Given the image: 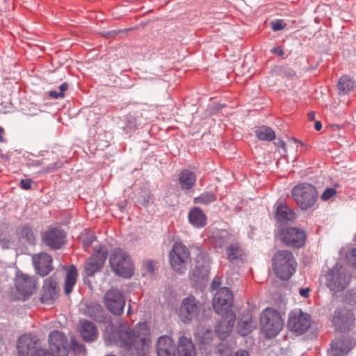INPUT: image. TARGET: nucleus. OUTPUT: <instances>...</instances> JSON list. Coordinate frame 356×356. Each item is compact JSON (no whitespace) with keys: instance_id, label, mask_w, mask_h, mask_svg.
Wrapping results in <instances>:
<instances>
[{"instance_id":"4be33fe9","label":"nucleus","mask_w":356,"mask_h":356,"mask_svg":"<svg viewBox=\"0 0 356 356\" xmlns=\"http://www.w3.org/2000/svg\"><path fill=\"white\" fill-rule=\"evenodd\" d=\"M355 318L351 311L343 308L334 312L333 316V323L339 327H346L352 325Z\"/></svg>"},{"instance_id":"dca6fc26","label":"nucleus","mask_w":356,"mask_h":356,"mask_svg":"<svg viewBox=\"0 0 356 356\" xmlns=\"http://www.w3.org/2000/svg\"><path fill=\"white\" fill-rule=\"evenodd\" d=\"M65 234L58 228H49L42 235V242L51 250H58L65 243Z\"/></svg>"},{"instance_id":"473e14b6","label":"nucleus","mask_w":356,"mask_h":356,"mask_svg":"<svg viewBox=\"0 0 356 356\" xmlns=\"http://www.w3.org/2000/svg\"><path fill=\"white\" fill-rule=\"evenodd\" d=\"M355 82L348 76H342L338 82L337 88L339 91V94H348L354 88Z\"/></svg>"},{"instance_id":"f03ea898","label":"nucleus","mask_w":356,"mask_h":356,"mask_svg":"<svg viewBox=\"0 0 356 356\" xmlns=\"http://www.w3.org/2000/svg\"><path fill=\"white\" fill-rule=\"evenodd\" d=\"M296 259L289 250H278L272 258L273 271L281 280H289L296 272Z\"/></svg>"},{"instance_id":"9d476101","label":"nucleus","mask_w":356,"mask_h":356,"mask_svg":"<svg viewBox=\"0 0 356 356\" xmlns=\"http://www.w3.org/2000/svg\"><path fill=\"white\" fill-rule=\"evenodd\" d=\"M49 348L54 356H68L70 344L64 333L54 330L48 336Z\"/></svg>"},{"instance_id":"3c124183","label":"nucleus","mask_w":356,"mask_h":356,"mask_svg":"<svg viewBox=\"0 0 356 356\" xmlns=\"http://www.w3.org/2000/svg\"><path fill=\"white\" fill-rule=\"evenodd\" d=\"M145 268L147 271L152 273L154 270V262L152 261H147L145 264Z\"/></svg>"},{"instance_id":"09e8293b","label":"nucleus","mask_w":356,"mask_h":356,"mask_svg":"<svg viewBox=\"0 0 356 356\" xmlns=\"http://www.w3.org/2000/svg\"><path fill=\"white\" fill-rule=\"evenodd\" d=\"M49 96L53 99H58L63 98L65 95H63V92H58L56 91L52 90L49 92Z\"/></svg>"},{"instance_id":"6e6d98bb","label":"nucleus","mask_w":356,"mask_h":356,"mask_svg":"<svg viewBox=\"0 0 356 356\" xmlns=\"http://www.w3.org/2000/svg\"><path fill=\"white\" fill-rule=\"evenodd\" d=\"M3 133H4L3 128L0 127V142L1 143H3L5 141V139L3 136Z\"/></svg>"},{"instance_id":"9b49d317","label":"nucleus","mask_w":356,"mask_h":356,"mask_svg":"<svg viewBox=\"0 0 356 356\" xmlns=\"http://www.w3.org/2000/svg\"><path fill=\"white\" fill-rule=\"evenodd\" d=\"M280 238L288 246L300 248L305 243L306 234L305 231L301 229L285 227L281 229Z\"/></svg>"},{"instance_id":"603ef678","label":"nucleus","mask_w":356,"mask_h":356,"mask_svg":"<svg viewBox=\"0 0 356 356\" xmlns=\"http://www.w3.org/2000/svg\"><path fill=\"white\" fill-rule=\"evenodd\" d=\"M310 291V289L309 288H305V289H299V293L302 297L307 298L309 296V293Z\"/></svg>"},{"instance_id":"f3484780","label":"nucleus","mask_w":356,"mask_h":356,"mask_svg":"<svg viewBox=\"0 0 356 356\" xmlns=\"http://www.w3.org/2000/svg\"><path fill=\"white\" fill-rule=\"evenodd\" d=\"M59 288L57 281L53 277L44 280L41 290L40 301L47 305L53 304L58 298Z\"/></svg>"},{"instance_id":"423d86ee","label":"nucleus","mask_w":356,"mask_h":356,"mask_svg":"<svg viewBox=\"0 0 356 356\" xmlns=\"http://www.w3.org/2000/svg\"><path fill=\"white\" fill-rule=\"evenodd\" d=\"M169 260L174 270L184 273L190 261V252L184 244L175 242L169 253Z\"/></svg>"},{"instance_id":"a211bd4d","label":"nucleus","mask_w":356,"mask_h":356,"mask_svg":"<svg viewBox=\"0 0 356 356\" xmlns=\"http://www.w3.org/2000/svg\"><path fill=\"white\" fill-rule=\"evenodd\" d=\"M232 300L231 291L227 287H222L215 293L213 307L217 313H220L224 309L232 307Z\"/></svg>"},{"instance_id":"bb28decb","label":"nucleus","mask_w":356,"mask_h":356,"mask_svg":"<svg viewBox=\"0 0 356 356\" xmlns=\"http://www.w3.org/2000/svg\"><path fill=\"white\" fill-rule=\"evenodd\" d=\"M296 216L293 210L285 204H279L277 206L275 212V219L277 222L285 224L288 222L295 220Z\"/></svg>"},{"instance_id":"49530a36","label":"nucleus","mask_w":356,"mask_h":356,"mask_svg":"<svg viewBox=\"0 0 356 356\" xmlns=\"http://www.w3.org/2000/svg\"><path fill=\"white\" fill-rule=\"evenodd\" d=\"M33 356H52V354L42 347L38 350Z\"/></svg>"},{"instance_id":"79ce46f5","label":"nucleus","mask_w":356,"mask_h":356,"mask_svg":"<svg viewBox=\"0 0 356 356\" xmlns=\"http://www.w3.org/2000/svg\"><path fill=\"white\" fill-rule=\"evenodd\" d=\"M10 244V237L7 234L0 236V245L3 248H8Z\"/></svg>"},{"instance_id":"0eeeda50","label":"nucleus","mask_w":356,"mask_h":356,"mask_svg":"<svg viewBox=\"0 0 356 356\" xmlns=\"http://www.w3.org/2000/svg\"><path fill=\"white\" fill-rule=\"evenodd\" d=\"M17 298L21 300L29 299L37 290V282L33 277L19 273L15 280Z\"/></svg>"},{"instance_id":"58836bf2","label":"nucleus","mask_w":356,"mask_h":356,"mask_svg":"<svg viewBox=\"0 0 356 356\" xmlns=\"http://www.w3.org/2000/svg\"><path fill=\"white\" fill-rule=\"evenodd\" d=\"M336 190L333 188H327L321 195V199L327 200L336 195Z\"/></svg>"},{"instance_id":"a878e982","label":"nucleus","mask_w":356,"mask_h":356,"mask_svg":"<svg viewBox=\"0 0 356 356\" xmlns=\"http://www.w3.org/2000/svg\"><path fill=\"white\" fill-rule=\"evenodd\" d=\"M196 180L195 174L188 169L181 170L179 175L180 187L185 191H190L195 185Z\"/></svg>"},{"instance_id":"6ab92c4d","label":"nucleus","mask_w":356,"mask_h":356,"mask_svg":"<svg viewBox=\"0 0 356 356\" xmlns=\"http://www.w3.org/2000/svg\"><path fill=\"white\" fill-rule=\"evenodd\" d=\"M235 323V314L231 309L226 310L216 327V332L220 339H225L232 332Z\"/></svg>"},{"instance_id":"4468645a","label":"nucleus","mask_w":356,"mask_h":356,"mask_svg":"<svg viewBox=\"0 0 356 356\" xmlns=\"http://www.w3.org/2000/svg\"><path fill=\"white\" fill-rule=\"evenodd\" d=\"M350 277L343 270L332 269L326 275L327 286L335 293L347 287Z\"/></svg>"},{"instance_id":"aec40b11","label":"nucleus","mask_w":356,"mask_h":356,"mask_svg":"<svg viewBox=\"0 0 356 356\" xmlns=\"http://www.w3.org/2000/svg\"><path fill=\"white\" fill-rule=\"evenodd\" d=\"M37 273L41 276L48 275L52 270V258L47 253L34 254L32 257Z\"/></svg>"},{"instance_id":"c9c22d12","label":"nucleus","mask_w":356,"mask_h":356,"mask_svg":"<svg viewBox=\"0 0 356 356\" xmlns=\"http://www.w3.org/2000/svg\"><path fill=\"white\" fill-rule=\"evenodd\" d=\"M71 345L70 347L74 353L78 354H85L86 353V347L84 345L78 343L75 337L73 336L70 338Z\"/></svg>"},{"instance_id":"72a5a7b5","label":"nucleus","mask_w":356,"mask_h":356,"mask_svg":"<svg viewBox=\"0 0 356 356\" xmlns=\"http://www.w3.org/2000/svg\"><path fill=\"white\" fill-rule=\"evenodd\" d=\"M255 134L258 139L262 140H273L275 138V132L269 127L263 126L255 130Z\"/></svg>"},{"instance_id":"f704fd0d","label":"nucleus","mask_w":356,"mask_h":356,"mask_svg":"<svg viewBox=\"0 0 356 356\" xmlns=\"http://www.w3.org/2000/svg\"><path fill=\"white\" fill-rule=\"evenodd\" d=\"M216 200L215 195L212 192H207L202 193L200 196L193 199L195 204H208Z\"/></svg>"},{"instance_id":"f257e3e1","label":"nucleus","mask_w":356,"mask_h":356,"mask_svg":"<svg viewBox=\"0 0 356 356\" xmlns=\"http://www.w3.org/2000/svg\"><path fill=\"white\" fill-rule=\"evenodd\" d=\"M147 329L145 324H138L131 330L127 323H122L118 327L108 325L104 333L105 343L108 346H117L137 351L145 350L147 345Z\"/></svg>"},{"instance_id":"412c9836","label":"nucleus","mask_w":356,"mask_h":356,"mask_svg":"<svg viewBox=\"0 0 356 356\" xmlns=\"http://www.w3.org/2000/svg\"><path fill=\"white\" fill-rule=\"evenodd\" d=\"M156 349L158 356H176L175 344L170 337H160L157 340Z\"/></svg>"},{"instance_id":"c756f323","label":"nucleus","mask_w":356,"mask_h":356,"mask_svg":"<svg viewBox=\"0 0 356 356\" xmlns=\"http://www.w3.org/2000/svg\"><path fill=\"white\" fill-rule=\"evenodd\" d=\"M256 327V324L253 322L252 316L248 314L241 319L237 325L238 332L241 336H246L250 334Z\"/></svg>"},{"instance_id":"4d7b16f0","label":"nucleus","mask_w":356,"mask_h":356,"mask_svg":"<svg viewBox=\"0 0 356 356\" xmlns=\"http://www.w3.org/2000/svg\"><path fill=\"white\" fill-rule=\"evenodd\" d=\"M307 116L309 120H314L315 118V113L314 111H311L308 113Z\"/></svg>"},{"instance_id":"de8ad7c7","label":"nucleus","mask_w":356,"mask_h":356,"mask_svg":"<svg viewBox=\"0 0 356 356\" xmlns=\"http://www.w3.org/2000/svg\"><path fill=\"white\" fill-rule=\"evenodd\" d=\"M271 52L279 56H283L284 55V51L280 46H277L271 49Z\"/></svg>"},{"instance_id":"e433bc0d","label":"nucleus","mask_w":356,"mask_h":356,"mask_svg":"<svg viewBox=\"0 0 356 356\" xmlns=\"http://www.w3.org/2000/svg\"><path fill=\"white\" fill-rule=\"evenodd\" d=\"M83 241V246L86 250H87L92 243L96 240V236L92 233H86L81 236Z\"/></svg>"},{"instance_id":"20e7f679","label":"nucleus","mask_w":356,"mask_h":356,"mask_svg":"<svg viewBox=\"0 0 356 356\" xmlns=\"http://www.w3.org/2000/svg\"><path fill=\"white\" fill-rule=\"evenodd\" d=\"M262 330L267 338H273L282 330L283 321L275 309L267 308L261 316Z\"/></svg>"},{"instance_id":"ddd939ff","label":"nucleus","mask_w":356,"mask_h":356,"mask_svg":"<svg viewBox=\"0 0 356 356\" xmlns=\"http://www.w3.org/2000/svg\"><path fill=\"white\" fill-rule=\"evenodd\" d=\"M17 348L19 356H33L42 344L37 337L24 334L18 339Z\"/></svg>"},{"instance_id":"13d9d810","label":"nucleus","mask_w":356,"mask_h":356,"mask_svg":"<svg viewBox=\"0 0 356 356\" xmlns=\"http://www.w3.org/2000/svg\"><path fill=\"white\" fill-rule=\"evenodd\" d=\"M44 161H45V159H43L41 161H37V162H34L33 163V165H44Z\"/></svg>"},{"instance_id":"39448f33","label":"nucleus","mask_w":356,"mask_h":356,"mask_svg":"<svg viewBox=\"0 0 356 356\" xmlns=\"http://www.w3.org/2000/svg\"><path fill=\"white\" fill-rule=\"evenodd\" d=\"M292 195L302 209H307L315 204L317 199V191L312 184L304 183L293 188Z\"/></svg>"},{"instance_id":"680f3d73","label":"nucleus","mask_w":356,"mask_h":356,"mask_svg":"<svg viewBox=\"0 0 356 356\" xmlns=\"http://www.w3.org/2000/svg\"><path fill=\"white\" fill-rule=\"evenodd\" d=\"M236 69H237V72H236V74L238 75L239 73H241V72L243 70V68L238 67V68H236Z\"/></svg>"},{"instance_id":"393cba45","label":"nucleus","mask_w":356,"mask_h":356,"mask_svg":"<svg viewBox=\"0 0 356 356\" xmlns=\"http://www.w3.org/2000/svg\"><path fill=\"white\" fill-rule=\"evenodd\" d=\"M80 333L83 339L88 343L94 341L98 337V331L94 323L89 321L81 322Z\"/></svg>"},{"instance_id":"1a4fd4ad","label":"nucleus","mask_w":356,"mask_h":356,"mask_svg":"<svg viewBox=\"0 0 356 356\" xmlns=\"http://www.w3.org/2000/svg\"><path fill=\"white\" fill-rule=\"evenodd\" d=\"M201 309V303L195 297H186L181 301L179 310V317L184 323H190L198 317Z\"/></svg>"},{"instance_id":"a19ab883","label":"nucleus","mask_w":356,"mask_h":356,"mask_svg":"<svg viewBox=\"0 0 356 356\" xmlns=\"http://www.w3.org/2000/svg\"><path fill=\"white\" fill-rule=\"evenodd\" d=\"M348 262L356 267V248L349 251L346 255Z\"/></svg>"},{"instance_id":"4c0bfd02","label":"nucleus","mask_w":356,"mask_h":356,"mask_svg":"<svg viewBox=\"0 0 356 356\" xmlns=\"http://www.w3.org/2000/svg\"><path fill=\"white\" fill-rule=\"evenodd\" d=\"M286 24L282 19H277L271 22V27L274 31H278L284 29Z\"/></svg>"},{"instance_id":"b1692460","label":"nucleus","mask_w":356,"mask_h":356,"mask_svg":"<svg viewBox=\"0 0 356 356\" xmlns=\"http://www.w3.org/2000/svg\"><path fill=\"white\" fill-rule=\"evenodd\" d=\"M189 222L195 228H202L207 225V217L199 207H193L188 214Z\"/></svg>"},{"instance_id":"2eb2a0df","label":"nucleus","mask_w":356,"mask_h":356,"mask_svg":"<svg viewBox=\"0 0 356 356\" xmlns=\"http://www.w3.org/2000/svg\"><path fill=\"white\" fill-rule=\"evenodd\" d=\"M104 302L112 314L120 315L124 310L125 299L119 290L111 289L105 293Z\"/></svg>"},{"instance_id":"864d4df0","label":"nucleus","mask_w":356,"mask_h":356,"mask_svg":"<svg viewBox=\"0 0 356 356\" xmlns=\"http://www.w3.org/2000/svg\"><path fill=\"white\" fill-rule=\"evenodd\" d=\"M68 88H69V85L67 83L65 82V83H62L59 87V89H60L59 92H63V95H65V92L68 90Z\"/></svg>"},{"instance_id":"c85d7f7f","label":"nucleus","mask_w":356,"mask_h":356,"mask_svg":"<svg viewBox=\"0 0 356 356\" xmlns=\"http://www.w3.org/2000/svg\"><path fill=\"white\" fill-rule=\"evenodd\" d=\"M350 348L349 342L345 339H336L331 343V353L334 356H345Z\"/></svg>"},{"instance_id":"052dcab7","label":"nucleus","mask_w":356,"mask_h":356,"mask_svg":"<svg viewBox=\"0 0 356 356\" xmlns=\"http://www.w3.org/2000/svg\"><path fill=\"white\" fill-rule=\"evenodd\" d=\"M95 307L97 312H99L101 313L102 312V309L100 305H97Z\"/></svg>"},{"instance_id":"c03bdc74","label":"nucleus","mask_w":356,"mask_h":356,"mask_svg":"<svg viewBox=\"0 0 356 356\" xmlns=\"http://www.w3.org/2000/svg\"><path fill=\"white\" fill-rule=\"evenodd\" d=\"M61 165H62L61 162H60V161L54 162L53 163L47 165L44 170V172H49V171L54 170L56 168H60Z\"/></svg>"},{"instance_id":"a18cd8bd","label":"nucleus","mask_w":356,"mask_h":356,"mask_svg":"<svg viewBox=\"0 0 356 356\" xmlns=\"http://www.w3.org/2000/svg\"><path fill=\"white\" fill-rule=\"evenodd\" d=\"M221 284V278L219 277H215L213 280L211 284V289L214 291L217 288H218Z\"/></svg>"},{"instance_id":"ea45409f","label":"nucleus","mask_w":356,"mask_h":356,"mask_svg":"<svg viewBox=\"0 0 356 356\" xmlns=\"http://www.w3.org/2000/svg\"><path fill=\"white\" fill-rule=\"evenodd\" d=\"M345 301L350 305L356 304V289H353L346 294Z\"/></svg>"},{"instance_id":"bf43d9fd","label":"nucleus","mask_w":356,"mask_h":356,"mask_svg":"<svg viewBox=\"0 0 356 356\" xmlns=\"http://www.w3.org/2000/svg\"><path fill=\"white\" fill-rule=\"evenodd\" d=\"M0 157L2 158L3 159H8V156H6V154H3L2 153V150L0 149Z\"/></svg>"},{"instance_id":"cd10ccee","label":"nucleus","mask_w":356,"mask_h":356,"mask_svg":"<svg viewBox=\"0 0 356 356\" xmlns=\"http://www.w3.org/2000/svg\"><path fill=\"white\" fill-rule=\"evenodd\" d=\"M225 254L229 261L242 259L244 251L237 242H233L225 247Z\"/></svg>"},{"instance_id":"7c9ffc66","label":"nucleus","mask_w":356,"mask_h":356,"mask_svg":"<svg viewBox=\"0 0 356 356\" xmlns=\"http://www.w3.org/2000/svg\"><path fill=\"white\" fill-rule=\"evenodd\" d=\"M78 273L75 266H72L68 269L65 279L64 290L66 294H70L73 289L77 280Z\"/></svg>"},{"instance_id":"5701e85b","label":"nucleus","mask_w":356,"mask_h":356,"mask_svg":"<svg viewBox=\"0 0 356 356\" xmlns=\"http://www.w3.org/2000/svg\"><path fill=\"white\" fill-rule=\"evenodd\" d=\"M178 356H196L195 347L191 338L181 336L177 341Z\"/></svg>"},{"instance_id":"6e6552de","label":"nucleus","mask_w":356,"mask_h":356,"mask_svg":"<svg viewBox=\"0 0 356 356\" xmlns=\"http://www.w3.org/2000/svg\"><path fill=\"white\" fill-rule=\"evenodd\" d=\"M287 326L297 334H304L311 326V318L301 309H295L289 313Z\"/></svg>"},{"instance_id":"e2e57ef3","label":"nucleus","mask_w":356,"mask_h":356,"mask_svg":"<svg viewBox=\"0 0 356 356\" xmlns=\"http://www.w3.org/2000/svg\"><path fill=\"white\" fill-rule=\"evenodd\" d=\"M282 147H284L285 143L284 142H282Z\"/></svg>"},{"instance_id":"37998d69","label":"nucleus","mask_w":356,"mask_h":356,"mask_svg":"<svg viewBox=\"0 0 356 356\" xmlns=\"http://www.w3.org/2000/svg\"><path fill=\"white\" fill-rule=\"evenodd\" d=\"M31 183L32 179H21L19 185L24 190H30L31 188Z\"/></svg>"},{"instance_id":"2f4dec72","label":"nucleus","mask_w":356,"mask_h":356,"mask_svg":"<svg viewBox=\"0 0 356 356\" xmlns=\"http://www.w3.org/2000/svg\"><path fill=\"white\" fill-rule=\"evenodd\" d=\"M17 233L19 240L29 244L34 243L35 238L30 226L27 225H22L17 229Z\"/></svg>"},{"instance_id":"5fc2aeb1","label":"nucleus","mask_w":356,"mask_h":356,"mask_svg":"<svg viewBox=\"0 0 356 356\" xmlns=\"http://www.w3.org/2000/svg\"><path fill=\"white\" fill-rule=\"evenodd\" d=\"M314 128L316 131H320L322 128V124L320 121H316L314 124Z\"/></svg>"},{"instance_id":"8fccbe9b","label":"nucleus","mask_w":356,"mask_h":356,"mask_svg":"<svg viewBox=\"0 0 356 356\" xmlns=\"http://www.w3.org/2000/svg\"><path fill=\"white\" fill-rule=\"evenodd\" d=\"M229 356H249V353L245 350H239Z\"/></svg>"},{"instance_id":"f8f14e48","label":"nucleus","mask_w":356,"mask_h":356,"mask_svg":"<svg viewBox=\"0 0 356 356\" xmlns=\"http://www.w3.org/2000/svg\"><path fill=\"white\" fill-rule=\"evenodd\" d=\"M108 250L104 245H99L95 248V253L86 261L85 271L88 276H92L96 272L99 271L107 258Z\"/></svg>"},{"instance_id":"7ed1b4c3","label":"nucleus","mask_w":356,"mask_h":356,"mask_svg":"<svg viewBox=\"0 0 356 356\" xmlns=\"http://www.w3.org/2000/svg\"><path fill=\"white\" fill-rule=\"evenodd\" d=\"M111 270L117 275L125 278L134 274V264L129 254L121 248L112 251L109 258Z\"/></svg>"}]
</instances>
